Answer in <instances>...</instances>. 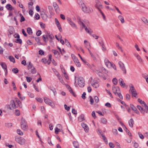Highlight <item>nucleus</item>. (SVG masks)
Instances as JSON below:
<instances>
[{"instance_id": "26", "label": "nucleus", "mask_w": 148, "mask_h": 148, "mask_svg": "<svg viewBox=\"0 0 148 148\" xmlns=\"http://www.w3.org/2000/svg\"><path fill=\"white\" fill-rule=\"evenodd\" d=\"M92 85L93 87L95 88H97L99 86V84L97 82H95L94 83L92 84Z\"/></svg>"}, {"instance_id": "48", "label": "nucleus", "mask_w": 148, "mask_h": 148, "mask_svg": "<svg viewBox=\"0 0 148 148\" xmlns=\"http://www.w3.org/2000/svg\"><path fill=\"white\" fill-rule=\"evenodd\" d=\"M15 42L17 43H19L20 44H21L22 43V40L21 39L19 38L15 40Z\"/></svg>"}, {"instance_id": "45", "label": "nucleus", "mask_w": 148, "mask_h": 148, "mask_svg": "<svg viewBox=\"0 0 148 148\" xmlns=\"http://www.w3.org/2000/svg\"><path fill=\"white\" fill-rule=\"evenodd\" d=\"M17 134L20 135H22L23 134V132H22L21 130L20 129H17Z\"/></svg>"}, {"instance_id": "56", "label": "nucleus", "mask_w": 148, "mask_h": 148, "mask_svg": "<svg viewBox=\"0 0 148 148\" xmlns=\"http://www.w3.org/2000/svg\"><path fill=\"white\" fill-rule=\"evenodd\" d=\"M20 14L21 16L20 21L21 22H22L24 21H25V18L23 16H22V14Z\"/></svg>"}, {"instance_id": "44", "label": "nucleus", "mask_w": 148, "mask_h": 148, "mask_svg": "<svg viewBox=\"0 0 148 148\" xmlns=\"http://www.w3.org/2000/svg\"><path fill=\"white\" fill-rule=\"evenodd\" d=\"M55 133L56 134H58V132H61V130L60 129H59L58 127H56V128L55 129Z\"/></svg>"}, {"instance_id": "55", "label": "nucleus", "mask_w": 148, "mask_h": 148, "mask_svg": "<svg viewBox=\"0 0 148 148\" xmlns=\"http://www.w3.org/2000/svg\"><path fill=\"white\" fill-rule=\"evenodd\" d=\"M69 90L70 92L74 96H76V95L74 93L71 88H70Z\"/></svg>"}, {"instance_id": "30", "label": "nucleus", "mask_w": 148, "mask_h": 148, "mask_svg": "<svg viewBox=\"0 0 148 148\" xmlns=\"http://www.w3.org/2000/svg\"><path fill=\"white\" fill-rule=\"evenodd\" d=\"M77 2L79 5H81L82 6H82H84L85 5L84 4L81 0H78L77 1Z\"/></svg>"}, {"instance_id": "3", "label": "nucleus", "mask_w": 148, "mask_h": 148, "mask_svg": "<svg viewBox=\"0 0 148 148\" xmlns=\"http://www.w3.org/2000/svg\"><path fill=\"white\" fill-rule=\"evenodd\" d=\"M21 128L24 130H26L28 129V126L27 123L25 119L22 118L21 120Z\"/></svg>"}, {"instance_id": "43", "label": "nucleus", "mask_w": 148, "mask_h": 148, "mask_svg": "<svg viewBox=\"0 0 148 148\" xmlns=\"http://www.w3.org/2000/svg\"><path fill=\"white\" fill-rule=\"evenodd\" d=\"M112 81L114 85H116L118 83L117 80L116 78H114Z\"/></svg>"}, {"instance_id": "63", "label": "nucleus", "mask_w": 148, "mask_h": 148, "mask_svg": "<svg viewBox=\"0 0 148 148\" xmlns=\"http://www.w3.org/2000/svg\"><path fill=\"white\" fill-rule=\"evenodd\" d=\"M86 95V93L85 92H84L82 96V98L84 99L86 98V97L85 96Z\"/></svg>"}, {"instance_id": "61", "label": "nucleus", "mask_w": 148, "mask_h": 148, "mask_svg": "<svg viewBox=\"0 0 148 148\" xmlns=\"http://www.w3.org/2000/svg\"><path fill=\"white\" fill-rule=\"evenodd\" d=\"M94 99L96 103H98L99 101V99L98 97L95 96L94 97Z\"/></svg>"}, {"instance_id": "4", "label": "nucleus", "mask_w": 148, "mask_h": 148, "mask_svg": "<svg viewBox=\"0 0 148 148\" xmlns=\"http://www.w3.org/2000/svg\"><path fill=\"white\" fill-rule=\"evenodd\" d=\"M129 86L130 87L129 92L132 94V96L136 97L137 94L134 86L131 84V85H130Z\"/></svg>"}, {"instance_id": "16", "label": "nucleus", "mask_w": 148, "mask_h": 148, "mask_svg": "<svg viewBox=\"0 0 148 148\" xmlns=\"http://www.w3.org/2000/svg\"><path fill=\"white\" fill-rule=\"evenodd\" d=\"M119 83L120 85L123 88L125 87L126 86L125 84L124 83V81L122 78H120L119 80Z\"/></svg>"}, {"instance_id": "14", "label": "nucleus", "mask_w": 148, "mask_h": 148, "mask_svg": "<svg viewBox=\"0 0 148 148\" xmlns=\"http://www.w3.org/2000/svg\"><path fill=\"white\" fill-rule=\"evenodd\" d=\"M81 125L86 132H88L89 130V128L88 125L84 123H81Z\"/></svg>"}, {"instance_id": "35", "label": "nucleus", "mask_w": 148, "mask_h": 148, "mask_svg": "<svg viewBox=\"0 0 148 148\" xmlns=\"http://www.w3.org/2000/svg\"><path fill=\"white\" fill-rule=\"evenodd\" d=\"M49 88L54 93V95L55 96L57 93L55 89L54 88H52L51 87H50Z\"/></svg>"}, {"instance_id": "12", "label": "nucleus", "mask_w": 148, "mask_h": 148, "mask_svg": "<svg viewBox=\"0 0 148 148\" xmlns=\"http://www.w3.org/2000/svg\"><path fill=\"white\" fill-rule=\"evenodd\" d=\"M104 62L108 68H110L112 66V63L107 58L105 59Z\"/></svg>"}, {"instance_id": "9", "label": "nucleus", "mask_w": 148, "mask_h": 148, "mask_svg": "<svg viewBox=\"0 0 148 148\" xmlns=\"http://www.w3.org/2000/svg\"><path fill=\"white\" fill-rule=\"evenodd\" d=\"M72 57L76 66L78 67H80L81 65L78 59L74 55L72 56Z\"/></svg>"}, {"instance_id": "59", "label": "nucleus", "mask_w": 148, "mask_h": 148, "mask_svg": "<svg viewBox=\"0 0 148 148\" xmlns=\"http://www.w3.org/2000/svg\"><path fill=\"white\" fill-rule=\"evenodd\" d=\"M35 18L37 20L39 19L40 16L38 13H36L35 15Z\"/></svg>"}, {"instance_id": "46", "label": "nucleus", "mask_w": 148, "mask_h": 148, "mask_svg": "<svg viewBox=\"0 0 148 148\" xmlns=\"http://www.w3.org/2000/svg\"><path fill=\"white\" fill-rule=\"evenodd\" d=\"M34 9V8H31L30 9H29V14L32 16V15L33 14V12L32 10Z\"/></svg>"}, {"instance_id": "60", "label": "nucleus", "mask_w": 148, "mask_h": 148, "mask_svg": "<svg viewBox=\"0 0 148 148\" xmlns=\"http://www.w3.org/2000/svg\"><path fill=\"white\" fill-rule=\"evenodd\" d=\"M36 99L37 101L40 103H42V102L43 100L42 99L40 98H36Z\"/></svg>"}, {"instance_id": "11", "label": "nucleus", "mask_w": 148, "mask_h": 148, "mask_svg": "<svg viewBox=\"0 0 148 148\" xmlns=\"http://www.w3.org/2000/svg\"><path fill=\"white\" fill-rule=\"evenodd\" d=\"M0 65L1 66L2 68L4 69L5 74L6 75L7 73V66L6 64L4 62L0 63Z\"/></svg>"}, {"instance_id": "57", "label": "nucleus", "mask_w": 148, "mask_h": 148, "mask_svg": "<svg viewBox=\"0 0 148 148\" xmlns=\"http://www.w3.org/2000/svg\"><path fill=\"white\" fill-rule=\"evenodd\" d=\"M116 94H117L118 96L120 99H123V96L120 93L118 92L117 93H116Z\"/></svg>"}, {"instance_id": "7", "label": "nucleus", "mask_w": 148, "mask_h": 148, "mask_svg": "<svg viewBox=\"0 0 148 148\" xmlns=\"http://www.w3.org/2000/svg\"><path fill=\"white\" fill-rule=\"evenodd\" d=\"M82 9L84 12L86 13L92 12L93 11V10L91 8H87L85 5H84V6H82Z\"/></svg>"}, {"instance_id": "24", "label": "nucleus", "mask_w": 148, "mask_h": 148, "mask_svg": "<svg viewBox=\"0 0 148 148\" xmlns=\"http://www.w3.org/2000/svg\"><path fill=\"white\" fill-rule=\"evenodd\" d=\"M142 76L146 79V82H148V75L146 73L143 74Z\"/></svg>"}, {"instance_id": "29", "label": "nucleus", "mask_w": 148, "mask_h": 148, "mask_svg": "<svg viewBox=\"0 0 148 148\" xmlns=\"http://www.w3.org/2000/svg\"><path fill=\"white\" fill-rule=\"evenodd\" d=\"M137 108L142 114H145L144 112H143V108L139 105H138L137 106Z\"/></svg>"}, {"instance_id": "34", "label": "nucleus", "mask_w": 148, "mask_h": 148, "mask_svg": "<svg viewBox=\"0 0 148 148\" xmlns=\"http://www.w3.org/2000/svg\"><path fill=\"white\" fill-rule=\"evenodd\" d=\"M65 43L66 45L69 47H71V46L70 42L68 40L66 39H65Z\"/></svg>"}, {"instance_id": "23", "label": "nucleus", "mask_w": 148, "mask_h": 148, "mask_svg": "<svg viewBox=\"0 0 148 148\" xmlns=\"http://www.w3.org/2000/svg\"><path fill=\"white\" fill-rule=\"evenodd\" d=\"M124 127L125 128L124 130L126 132V133L128 134V135L130 136H132V134L130 132L129 130L127 129V128L126 127V126L125 125H124Z\"/></svg>"}, {"instance_id": "25", "label": "nucleus", "mask_w": 148, "mask_h": 148, "mask_svg": "<svg viewBox=\"0 0 148 148\" xmlns=\"http://www.w3.org/2000/svg\"><path fill=\"white\" fill-rule=\"evenodd\" d=\"M69 24L73 28H77V27L75 24L72 21H70Z\"/></svg>"}, {"instance_id": "42", "label": "nucleus", "mask_w": 148, "mask_h": 148, "mask_svg": "<svg viewBox=\"0 0 148 148\" xmlns=\"http://www.w3.org/2000/svg\"><path fill=\"white\" fill-rule=\"evenodd\" d=\"M14 28L12 27L10 29H9L8 30L9 33L10 35H11L12 34L14 33Z\"/></svg>"}, {"instance_id": "31", "label": "nucleus", "mask_w": 148, "mask_h": 148, "mask_svg": "<svg viewBox=\"0 0 148 148\" xmlns=\"http://www.w3.org/2000/svg\"><path fill=\"white\" fill-rule=\"evenodd\" d=\"M73 145L75 148H77L79 147V143L77 141H74L73 142Z\"/></svg>"}, {"instance_id": "8", "label": "nucleus", "mask_w": 148, "mask_h": 148, "mask_svg": "<svg viewBox=\"0 0 148 148\" xmlns=\"http://www.w3.org/2000/svg\"><path fill=\"white\" fill-rule=\"evenodd\" d=\"M119 64L121 69L123 72V74H125L126 73V71L124 64L121 61H119Z\"/></svg>"}, {"instance_id": "13", "label": "nucleus", "mask_w": 148, "mask_h": 148, "mask_svg": "<svg viewBox=\"0 0 148 148\" xmlns=\"http://www.w3.org/2000/svg\"><path fill=\"white\" fill-rule=\"evenodd\" d=\"M96 2V3L95 5V7L97 8L99 11L101 10V9L102 8V5L98 1H97Z\"/></svg>"}, {"instance_id": "49", "label": "nucleus", "mask_w": 148, "mask_h": 148, "mask_svg": "<svg viewBox=\"0 0 148 148\" xmlns=\"http://www.w3.org/2000/svg\"><path fill=\"white\" fill-rule=\"evenodd\" d=\"M138 135L141 139H143L144 138V136L141 133L138 132Z\"/></svg>"}, {"instance_id": "22", "label": "nucleus", "mask_w": 148, "mask_h": 148, "mask_svg": "<svg viewBox=\"0 0 148 148\" xmlns=\"http://www.w3.org/2000/svg\"><path fill=\"white\" fill-rule=\"evenodd\" d=\"M6 8L9 10H12L13 9V8L12 6L10 4H7L5 7Z\"/></svg>"}, {"instance_id": "21", "label": "nucleus", "mask_w": 148, "mask_h": 148, "mask_svg": "<svg viewBox=\"0 0 148 148\" xmlns=\"http://www.w3.org/2000/svg\"><path fill=\"white\" fill-rule=\"evenodd\" d=\"M101 134V136L102 137L103 140L105 142V143L106 144H107L108 143V140L106 138V137L105 136V135L102 134H101V133H100Z\"/></svg>"}, {"instance_id": "36", "label": "nucleus", "mask_w": 148, "mask_h": 148, "mask_svg": "<svg viewBox=\"0 0 148 148\" xmlns=\"http://www.w3.org/2000/svg\"><path fill=\"white\" fill-rule=\"evenodd\" d=\"M118 17L122 23H124L125 21L123 16H121L119 15Z\"/></svg>"}, {"instance_id": "38", "label": "nucleus", "mask_w": 148, "mask_h": 148, "mask_svg": "<svg viewBox=\"0 0 148 148\" xmlns=\"http://www.w3.org/2000/svg\"><path fill=\"white\" fill-rule=\"evenodd\" d=\"M42 18L43 20H46L47 19V16L46 14H44L41 15Z\"/></svg>"}, {"instance_id": "20", "label": "nucleus", "mask_w": 148, "mask_h": 148, "mask_svg": "<svg viewBox=\"0 0 148 148\" xmlns=\"http://www.w3.org/2000/svg\"><path fill=\"white\" fill-rule=\"evenodd\" d=\"M84 115L83 114H81L78 118V121L80 122L83 121L84 120Z\"/></svg>"}, {"instance_id": "54", "label": "nucleus", "mask_w": 148, "mask_h": 148, "mask_svg": "<svg viewBox=\"0 0 148 148\" xmlns=\"http://www.w3.org/2000/svg\"><path fill=\"white\" fill-rule=\"evenodd\" d=\"M89 97L90 98V104L91 105H92L93 104V103H94L93 99L91 96H89Z\"/></svg>"}, {"instance_id": "15", "label": "nucleus", "mask_w": 148, "mask_h": 148, "mask_svg": "<svg viewBox=\"0 0 148 148\" xmlns=\"http://www.w3.org/2000/svg\"><path fill=\"white\" fill-rule=\"evenodd\" d=\"M112 90H113L114 93L115 95H116V93L118 92H117V91H119L120 90V89L119 87H118L116 88L114 86H112Z\"/></svg>"}, {"instance_id": "51", "label": "nucleus", "mask_w": 148, "mask_h": 148, "mask_svg": "<svg viewBox=\"0 0 148 148\" xmlns=\"http://www.w3.org/2000/svg\"><path fill=\"white\" fill-rule=\"evenodd\" d=\"M12 72L14 73H17L18 72V70L17 68H14L12 69Z\"/></svg>"}, {"instance_id": "37", "label": "nucleus", "mask_w": 148, "mask_h": 148, "mask_svg": "<svg viewBox=\"0 0 148 148\" xmlns=\"http://www.w3.org/2000/svg\"><path fill=\"white\" fill-rule=\"evenodd\" d=\"M101 121L102 123L103 124H106L107 123V121L105 118H102L101 119Z\"/></svg>"}, {"instance_id": "52", "label": "nucleus", "mask_w": 148, "mask_h": 148, "mask_svg": "<svg viewBox=\"0 0 148 148\" xmlns=\"http://www.w3.org/2000/svg\"><path fill=\"white\" fill-rule=\"evenodd\" d=\"M58 79H59L60 81L62 84H64V83L62 77L60 76L58 77Z\"/></svg>"}, {"instance_id": "5", "label": "nucleus", "mask_w": 148, "mask_h": 148, "mask_svg": "<svg viewBox=\"0 0 148 148\" xmlns=\"http://www.w3.org/2000/svg\"><path fill=\"white\" fill-rule=\"evenodd\" d=\"M44 101L46 103L50 106L52 108H53L54 107V104L53 103L52 101L49 98L46 97H44Z\"/></svg>"}, {"instance_id": "53", "label": "nucleus", "mask_w": 148, "mask_h": 148, "mask_svg": "<svg viewBox=\"0 0 148 148\" xmlns=\"http://www.w3.org/2000/svg\"><path fill=\"white\" fill-rule=\"evenodd\" d=\"M15 114L16 116H19L20 115V113L19 111L16 110L15 111Z\"/></svg>"}, {"instance_id": "40", "label": "nucleus", "mask_w": 148, "mask_h": 148, "mask_svg": "<svg viewBox=\"0 0 148 148\" xmlns=\"http://www.w3.org/2000/svg\"><path fill=\"white\" fill-rule=\"evenodd\" d=\"M9 59L10 61L11 62H12L13 63L15 62V60L14 58L12 56H10L9 57Z\"/></svg>"}, {"instance_id": "41", "label": "nucleus", "mask_w": 148, "mask_h": 148, "mask_svg": "<svg viewBox=\"0 0 148 148\" xmlns=\"http://www.w3.org/2000/svg\"><path fill=\"white\" fill-rule=\"evenodd\" d=\"M30 70L31 73H32L35 74L36 73V70L34 67L30 69Z\"/></svg>"}, {"instance_id": "64", "label": "nucleus", "mask_w": 148, "mask_h": 148, "mask_svg": "<svg viewBox=\"0 0 148 148\" xmlns=\"http://www.w3.org/2000/svg\"><path fill=\"white\" fill-rule=\"evenodd\" d=\"M39 54L41 55H42L44 54V51L42 50H40L39 51Z\"/></svg>"}, {"instance_id": "47", "label": "nucleus", "mask_w": 148, "mask_h": 148, "mask_svg": "<svg viewBox=\"0 0 148 148\" xmlns=\"http://www.w3.org/2000/svg\"><path fill=\"white\" fill-rule=\"evenodd\" d=\"M52 52L54 53V55H58L59 54V53L58 52V51L56 50H52Z\"/></svg>"}, {"instance_id": "28", "label": "nucleus", "mask_w": 148, "mask_h": 148, "mask_svg": "<svg viewBox=\"0 0 148 148\" xmlns=\"http://www.w3.org/2000/svg\"><path fill=\"white\" fill-rule=\"evenodd\" d=\"M34 2L33 1H31L30 2L28 3V7L29 9H30L31 8H34L32 6Z\"/></svg>"}, {"instance_id": "39", "label": "nucleus", "mask_w": 148, "mask_h": 148, "mask_svg": "<svg viewBox=\"0 0 148 148\" xmlns=\"http://www.w3.org/2000/svg\"><path fill=\"white\" fill-rule=\"evenodd\" d=\"M136 58L137 59V60H138L139 62V63H140L141 64L143 62V60L139 55L138 56H137V57H136Z\"/></svg>"}, {"instance_id": "50", "label": "nucleus", "mask_w": 148, "mask_h": 148, "mask_svg": "<svg viewBox=\"0 0 148 148\" xmlns=\"http://www.w3.org/2000/svg\"><path fill=\"white\" fill-rule=\"evenodd\" d=\"M18 97H19L20 99L21 100H23L25 99V97H22L21 96V94L20 93L18 92Z\"/></svg>"}, {"instance_id": "1", "label": "nucleus", "mask_w": 148, "mask_h": 148, "mask_svg": "<svg viewBox=\"0 0 148 148\" xmlns=\"http://www.w3.org/2000/svg\"><path fill=\"white\" fill-rule=\"evenodd\" d=\"M19 107L20 108L22 107V105L20 100L17 98H15V100H11L10 105L8 106L7 108L12 110L15 109Z\"/></svg>"}, {"instance_id": "27", "label": "nucleus", "mask_w": 148, "mask_h": 148, "mask_svg": "<svg viewBox=\"0 0 148 148\" xmlns=\"http://www.w3.org/2000/svg\"><path fill=\"white\" fill-rule=\"evenodd\" d=\"M48 39V38L47 35H43L42 36V39L45 42H46L47 41Z\"/></svg>"}, {"instance_id": "10", "label": "nucleus", "mask_w": 148, "mask_h": 148, "mask_svg": "<svg viewBox=\"0 0 148 148\" xmlns=\"http://www.w3.org/2000/svg\"><path fill=\"white\" fill-rule=\"evenodd\" d=\"M15 139V140L20 144H23L25 142V139L21 137H17Z\"/></svg>"}, {"instance_id": "32", "label": "nucleus", "mask_w": 148, "mask_h": 148, "mask_svg": "<svg viewBox=\"0 0 148 148\" xmlns=\"http://www.w3.org/2000/svg\"><path fill=\"white\" fill-rule=\"evenodd\" d=\"M27 32L29 35H31L32 34V31L30 27H28L27 29Z\"/></svg>"}, {"instance_id": "17", "label": "nucleus", "mask_w": 148, "mask_h": 148, "mask_svg": "<svg viewBox=\"0 0 148 148\" xmlns=\"http://www.w3.org/2000/svg\"><path fill=\"white\" fill-rule=\"evenodd\" d=\"M53 5L56 12L57 13H59V9L58 6L56 3V2L53 3Z\"/></svg>"}, {"instance_id": "58", "label": "nucleus", "mask_w": 148, "mask_h": 148, "mask_svg": "<svg viewBox=\"0 0 148 148\" xmlns=\"http://www.w3.org/2000/svg\"><path fill=\"white\" fill-rule=\"evenodd\" d=\"M48 37L51 39L52 40L54 38L52 34H48Z\"/></svg>"}, {"instance_id": "6", "label": "nucleus", "mask_w": 148, "mask_h": 148, "mask_svg": "<svg viewBox=\"0 0 148 148\" xmlns=\"http://www.w3.org/2000/svg\"><path fill=\"white\" fill-rule=\"evenodd\" d=\"M79 25H82V26L83 27L85 28V31L87 33L89 34L90 35H91L90 32H92L90 31L91 29L90 28H87L86 26V25H85L84 23H83L82 21L80 20L79 21Z\"/></svg>"}, {"instance_id": "2", "label": "nucleus", "mask_w": 148, "mask_h": 148, "mask_svg": "<svg viewBox=\"0 0 148 148\" xmlns=\"http://www.w3.org/2000/svg\"><path fill=\"white\" fill-rule=\"evenodd\" d=\"M77 82L78 85L81 87H83L85 86V80L82 77H78L77 79Z\"/></svg>"}, {"instance_id": "19", "label": "nucleus", "mask_w": 148, "mask_h": 148, "mask_svg": "<svg viewBox=\"0 0 148 148\" xmlns=\"http://www.w3.org/2000/svg\"><path fill=\"white\" fill-rule=\"evenodd\" d=\"M129 126L131 127H132L133 126V125L134 123V121L132 119H130L128 122Z\"/></svg>"}, {"instance_id": "33", "label": "nucleus", "mask_w": 148, "mask_h": 148, "mask_svg": "<svg viewBox=\"0 0 148 148\" xmlns=\"http://www.w3.org/2000/svg\"><path fill=\"white\" fill-rule=\"evenodd\" d=\"M27 66L28 69V70H30V69H32V68L34 67L33 66V65L31 63V62H29Z\"/></svg>"}, {"instance_id": "18", "label": "nucleus", "mask_w": 148, "mask_h": 148, "mask_svg": "<svg viewBox=\"0 0 148 148\" xmlns=\"http://www.w3.org/2000/svg\"><path fill=\"white\" fill-rule=\"evenodd\" d=\"M143 111L144 112V113H145V112L147 113L148 112V107L146 103H144V105L143 106Z\"/></svg>"}, {"instance_id": "62", "label": "nucleus", "mask_w": 148, "mask_h": 148, "mask_svg": "<svg viewBox=\"0 0 148 148\" xmlns=\"http://www.w3.org/2000/svg\"><path fill=\"white\" fill-rule=\"evenodd\" d=\"M138 101L141 104H143L144 105V103H145V102L144 101H142L141 99H138Z\"/></svg>"}]
</instances>
